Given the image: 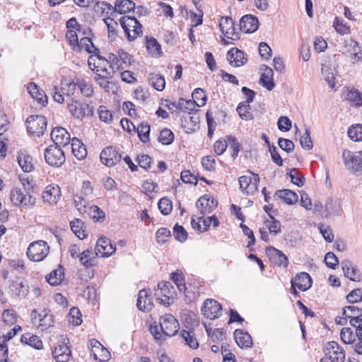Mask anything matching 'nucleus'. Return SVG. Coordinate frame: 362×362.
Listing matches in <instances>:
<instances>
[{
    "mask_svg": "<svg viewBox=\"0 0 362 362\" xmlns=\"http://www.w3.org/2000/svg\"><path fill=\"white\" fill-rule=\"evenodd\" d=\"M67 109L72 117L81 121L86 117H92L93 115V105L86 102H81L73 98L67 103Z\"/></svg>",
    "mask_w": 362,
    "mask_h": 362,
    "instance_id": "f257e3e1",
    "label": "nucleus"
},
{
    "mask_svg": "<svg viewBox=\"0 0 362 362\" xmlns=\"http://www.w3.org/2000/svg\"><path fill=\"white\" fill-rule=\"evenodd\" d=\"M119 23L129 41L135 40L142 33V26L134 17L123 16L119 19Z\"/></svg>",
    "mask_w": 362,
    "mask_h": 362,
    "instance_id": "f03ea898",
    "label": "nucleus"
},
{
    "mask_svg": "<svg viewBox=\"0 0 362 362\" xmlns=\"http://www.w3.org/2000/svg\"><path fill=\"white\" fill-rule=\"evenodd\" d=\"M10 198L14 206L25 207L26 209L33 208L36 203L35 197L32 196L28 192L24 193L19 187H15L11 189Z\"/></svg>",
    "mask_w": 362,
    "mask_h": 362,
    "instance_id": "7ed1b4c3",
    "label": "nucleus"
},
{
    "mask_svg": "<svg viewBox=\"0 0 362 362\" xmlns=\"http://www.w3.org/2000/svg\"><path fill=\"white\" fill-rule=\"evenodd\" d=\"M76 89V78H75L72 81H62L60 90L57 86H53L51 91L54 100L59 103H62L64 101V95L67 97H72L74 95Z\"/></svg>",
    "mask_w": 362,
    "mask_h": 362,
    "instance_id": "20e7f679",
    "label": "nucleus"
},
{
    "mask_svg": "<svg viewBox=\"0 0 362 362\" xmlns=\"http://www.w3.org/2000/svg\"><path fill=\"white\" fill-rule=\"evenodd\" d=\"M175 293V288L168 281L159 283L155 291V296L160 303L165 305H170L173 303Z\"/></svg>",
    "mask_w": 362,
    "mask_h": 362,
    "instance_id": "39448f33",
    "label": "nucleus"
},
{
    "mask_svg": "<svg viewBox=\"0 0 362 362\" xmlns=\"http://www.w3.org/2000/svg\"><path fill=\"white\" fill-rule=\"evenodd\" d=\"M46 163L52 167H60L66 160L64 151L56 145H50L44 152Z\"/></svg>",
    "mask_w": 362,
    "mask_h": 362,
    "instance_id": "423d86ee",
    "label": "nucleus"
},
{
    "mask_svg": "<svg viewBox=\"0 0 362 362\" xmlns=\"http://www.w3.org/2000/svg\"><path fill=\"white\" fill-rule=\"evenodd\" d=\"M49 247L44 240H37L30 244L28 250V257L33 262L43 260L49 253Z\"/></svg>",
    "mask_w": 362,
    "mask_h": 362,
    "instance_id": "0eeeda50",
    "label": "nucleus"
},
{
    "mask_svg": "<svg viewBox=\"0 0 362 362\" xmlns=\"http://www.w3.org/2000/svg\"><path fill=\"white\" fill-rule=\"evenodd\" d=\"M28 132L35 136L43 134L47 127V119L42 115H31L26 121Z\"/></svg>",
    "mask_w": 362,
    "mask_h": 362,
    "instance_id": "6e6552de",
    "label": "nucleus"
},
{
    "mask_svg": "<svg viewBox=\"0 0 362 362\" xmlns=\"http://www.w3.org/2000/svg\"><path fill=\"white\" fill-rule=\"evenodd\" d=\"M342 158L346 169L351 173H357L362 170V160L359 156L345 150L342 153Z\"/></svg>",
    "mask_w": 362,
    "mask_h": 362,
    "instance_id": "1a4fd4ad",
    "label": "nucleus"
},
{
    "mask_svg": "<svg viewBox=\"0 0 362 362\" xmlns=\"http://www.w3.org/2000/svg\"><path fill=\"white\" fill-rule=\"evenodd\" d=\"M259 181L257 174L252 173L251 176L243 175L239 177L240 189L247 194H254L257 191Z\"/></svg>",
    "mask_w": 362,
    "mask_h": 362,
    "instance_id": "9d476101",
    "label": "nucleus"
},
{
    "mask_svg": "<svg viewBox=\"0 0 362 362\" xmlns=\"http://www.w3.org/2000/svg\"><path fill=\"white\" fill-rule=\"evenodd\" d=\"M221 305L214 299H206L202 307V314L211 320L218 318L221 315Z\"/></svg>",
    "mask_w": 362,
    "mask_h": 362,
    "instance_id": "9b49d317",
    "label": "nucleus"
},
{
    "mask_svg": "<svg viewBox=\"0 0 362 362\" xmlns=\"http://www.w3.org/2000/svg\"><path fill=\"white\" fill-rule=\"evenodd\" d=\"M160 327L164 334L172 337L177 333L180 325L176 318L168 314L160 317Z\"/></svg>",
    "mask_w": 362,
    "mask_h": 362,
    "instance_id": "f8f14e48",
    "label": "nucleus"
},
{
    "mask_svg": "<svg viewBox=\"0 0 362 362\" xmlns=\"http://www.w3.org/2000/svg\"><path fill=\"white\" fill-rule=\"evenodd\" d=\"M100 158L104 165L112 167L121 160L122 155L115 147L110 146L102 151Z\"/></svg>",
    "mask_w": 362,
    "mask_h": 362,
    "instance_id": "ddd939ff",
    "label": "nucleus"
},
{
    "mask_svg": "<svg viewBox=\"0 0 362 362\" xmlns=\"http://www.w3.org/2000/svg\"><path fill=\"white\" fill-rule=\"evenodd\" d=\"M89 345L90 346L91 355L95 360L100 362H105L110 358V351L97 339H90Z\"/></svg>",
    "mask_w": 362,
    "mask_h": 362,
    "instance_id": "4468645a",
    "label": "nucleus"
},
{
    "mask_svg": "<svg viewBox=\"0 0 362 362\" xmlns=\"http://www.w3.org/2000/svg\"><path fill=\"white\" fill-rule=\"evenodd\" d=\"M343 315L350 318V324L354 328L362 329V309L356 305L346 306L343 309Z\"/></svg>",
    "mask_w": 362,
    "mask_h": 362,
    "instance_id": "2eb2a0df",
    "label": "nucleus"
},
{
    "mask_svg": "<svg viewBox=\"0 0 362 362\" xmlns=\"http://www.w3.org/2000/svg\"><path fill=\"white\" fill-rule=\"evenodd\" d=\"M217 200L207 194L201 197L196 203L197 209L202 215L211 213L217 207Z\"/></svg>",
    "mask_w": 362,
    "mask_h": 362,
    "instance_id": "dca6fc26",
    "label": "nucleus"
},
{
    "mask_svg": "<svg viewBox=\"0 0 362 362\" xmlns=\"http://www.w3.org/2000/svg\"><path fill=\"white\" fill-rule=\"evenodd\" d=\"M326 350L332 362H344L345 360V352L344 349L336 341L328 342Z\"/></svg>",
    "mask_w": 362,
    "mask_h": 362,
    "instance_id": "f3484780",
    "label": "nucleus"
},
{
    "mask_svg": "<svg viewBox=\"0 0 362 362\" xmlns=\"http://www.w3.org/2000/svg\"><path fill=\"white\" fill-rule=\"evenodd\" d=\"M116 247L107 238H100L98 240L95 245V255H100L102 257H109L115 252Z\"/></svg>",
    "mask_w": 362,
    "mask_h": 362,
    "instance_id": "a211bd4d",
    "label": "nucleus"
},
{
    "mask_svg": "<svg viewBox=\"0 0 362 362\" xmlns=\"http://www.w3.org/2000/svg\"><path fill=\"white\" fill-rule=\"evenodd\" d=\"M51 138L54 143V145L57 146L59 145L66 146L71 141L69 133L66 129L62 127H56L52 129L51 132Z\"/></svg>",
    "mask_w": 362,
    "mask_h": 362,
    "instance_id": "6ab92c4d",
    "label": "nucleus"
},
{
    "mask_svg": "<svg viewBox=\"0 0 362 362\" xmlns=\"http://www.w3.org/2000/svg\"><path fill=\"white\" fill-rule=\"evenodd\" d=\"M259 27L258 18L252 15H245L240 21V29L245 33L255 32Z\"/></svg>",
    "mask_w": 362,
    "mask_h": 362,
    "instance_id": "aec40b11",
    "label": "nucleus"
},
{
    "mask_svg": "<svg viewBox=\"0 0 362 362\" xmlns=\"http://www.w3.org/2000/svg\"><path fill=\"white\" fill-rule=\"evenodd\" d=\"M227 59L231 66L235 67L244 65L247 61L245 54L236 47L231 48L227 52Z\"/></svg>",
    "mask_w": 362,
    "mask_h": 362,
    "instance_id": "412c9836",
    "label": "nucleus"
},
{
    "mask_svg": "<svg viewBox=\"0 0 362 362\" xmlns=\"http://www.w3.org/2000/svg\"><path fill=\"white\" fill-rule=\"evenodd\" d=\"M61 197V190L58 185H48L42 192V199L50 205L55 204Z\"/></svg>",
    "mask_w": 362,
    "mask_h": 362,
    "instance_id": "4be33fe9",
    "label": "nucleus"
},
{
    "mask_svg": "<svg viewBox=\"0 0 362 362\" xmlns=\"http://www.w3.org/2000/svg\"><path fill=\"white\" fill-rule=\"evenodd\" d=\"M17 161L23 172L30 173L34 170L33 158L25 151L18 152Z\"/></svg>",
    "mask_w": 362,
    "mask_h": 362,
    "instance_id": "5701e85b",
    "label": "nucleus"
},
{
    "mask_svg": "<svg viewBox=\"0 0 362 362\" xmlns=\"http://www.w3.org/2000/svg\"><path fill=\"white\" fill-rule=\"evenodd\" d=\"M291 284L297 286L300 291H305L312 286V279L306 272H301L291 280Z\"/></svg>",
    "mask_w": 362,
    "mask_h": 362,
    "instance_id": "b1692460",
    "label": "nucleus"
},
{
    "mask_svg": "<svg viewBox=\"0 0 362 362\" xmlns=\"http://www.w3.org/2000/svg\"><path fill=\"white\" fill-rule=\"evenodd\" d=\"M269 259L279 267H287L288 265V257L281 250L272 247L267 250Z\"/></svg>",
    "mask_w": 362,
    "mask_h": 362,
    "instance_id": "393cba45",
    "label": "nucleus"
},
{
    "mask_svg": "<svg viewBox=\"0 0 362 362\" xmlns=\"http://www.w3.org/2000/svg\"><path fill=\"white\" fill-rule=\"evenodd\" d=\"M136 306L139 310L144 312H148L153 308V302L148 296V291L142 289L138 294Z\"/></svg>",
    "mask_w": 362,
    "mask_h": 362,
    "instance_id": "a878e982",
    "label": "nucleus"
},
{
    "mask_svg": "<svg viewBox=\"0 0 362 362\" xmlns=\"http://www.w3.org/2000/svg\"><path fill=\"white\" fill-rule=\"evenodd\" d=\"M328 215L341 216L342 213L341 202L339 199L328 198L325 204Z\"/></svg>",
    "mask_w": 362,
    "mask_h": 362,
    "instance_id": "bb28decb",
    "label": "nucleus"
},
{
    "mask_svg": "<svg viewBox=\"0 0 362 362\" xmlns=\"http://www.w3.org/2000/svg\"><path fill=\"white\" fill-rule=\"evenodd\" d=\"M262 70L263 73L260 77V83L268 90H272L275 86L273 78L274 71L272 69L265 65L263 66Z\"/></svg>",
    "mask_w": 362,
    "mask_h": 362,
    "instance_id": "cd10ccee",
    "label": "nucleus"
},
{
    "mask_svg": "<svg viewBox=\"0 0 362 362\" xmlns=\"http://www.w3.org/2000/svg\"><path fill=\"white\" fill-rule=\"evenodd\" d=\"M52 355L57 362H67L71 356V350L66 344H61L54 348Z\"/></svg>",
    "mask_w": 362,
    "mask_h": 362,
    "instance_id": "c85d7f7f",
    "label": "nucleus"
},
{
    "mask_svg": "<svg viewBox=\"0 0 362 362\" xmlns=\"http://www.w3.org/2000/svg\"><path fill=\"white\" fill-rule=\"evenodd\" d=\"M234 338L237 344L240 348H250L252 346L251 336L242 329H236L234 332Z\"/></svg>",
    "mask_w": 362,
    "mask_h": 362,
    "instance_id": "c756f323",
    "label": "nucleus"
},
{
    "mask_svg": "<svg viewBox=\"0 0 362 362\" xmlns=\"http://www.w3.org/2000/svg\"><path fill=\"white\" fill-rule=\"evenodd\" d=\"M219 27L222 33L228 38H232L235 34L234 23L230 17H221L219 21Z\"/></svg>",
    "mask_w": 362,
    "mask_h": 362,
    "instance_id": "7c9ffc66",
    "label": "nucleus"
},
{
    "mask_svg": "<svg viewBox=\"0 0 362 362\" xmlns=\"http://www.w3.org/2000/svg\"><path fill=\"white\" fill-rule=\"evenodd\" d=\"M341 267L344 276L350 280L357 281L360 280L358 271L353 267L352 263L349 260H344L341 262Z\"/></svg>",
    "mask_w": 362,
    "mask_h": 362,
    "instance_id": "2f4dec72",
    "label": "nucleus"
},
{
    "mask_svg": "<svg viewBox=\"0 0 362 362\" xmlns=\"http://www.w3.org/2000/svg\"><path fill=\"white\" fill-rule=\"evenodd\" d=\"M71 149L74 156L78 160H83L87 155L86 146L76 138H73L71 140Z\"/></svg>",
    "mask_w": 362,
    "mask_h": 362,
    "instance_id": "473e14b6",
    "label": "nucleus"
},
{
    "mask_svg": "<svg viewBox=\"0 0 362 362\" xmlns=\"http://www.w3.org/2000/svg\"><path fill=\"white\" fill-rule=\"evenodd\" d=\"M146 47L148 52L153 57H160L162 55L160 45L154 37H146Z\"/></svg>",
    "mask_w": 362,
    "mask_h": 362,
    "instance_id": "72a5a7b5",
    "label": "nucleus"
},
{
    "mask_svg": "<svg viewBox=\"0 0 362 362\" xmlns=\"http://www.w3.org/2000/svg\"><path fill=\"white\" fill-rule=\"evenodd\" d=\"M275 197L279 199L284 200V202L288 204H293L298 201V195L290 189H281L277 190L275 194Z\"/></svg>",
    "mask_w": 362,
    "mask_h": 362,
    "instance_id": "f704fd0d",
    "label": "nucleus"
},
{
    "mask_svg": "<svg viewBox=\"0 0 362 362\" xmlns=\"http://www.w3.org/2000/svg\"><path fill=\"white\" fill-rule=\"evenodd\" d=\"M135 8V3L132 0H117L114 10L120 14L130 12Z\"/></svg>",
    "mask_w": 362,
    "mask_h": 362,
    "instance_id": "c9c22d12",
    "label": "nucleus"
},
{
    "mask_svg": "<svg viewBox=\"0 0 362 362\" xmlns=\"http://www.w3.org/2000/svg\"><path fill=\"white\" fill-rule=\"evenodd\" d=\"M21 340L22 343L28 344L37 350H40L43 347L42 341L37 335H31L27 333L22 335Z\"/></svg>",
    "mask_w": 362,
    "mask_h": 362,
    "instance_id": "e433bc0d",
    "label": "nucleus"
},
{
    "mask_svg": "<svg viewBox=\"0 0 362 362\" xmlns=\"http://www.w3.org/2000/svg\"><path fill=\"white\" fill-rule=\"evenodd\" d=\"M70 227L73 233L80 239L83 240L87 236L86 231L85 230L84 223L78 219L76 218L71 221Z\"/></svg>",
    "mask_w": 362,
    "mask_h": 362,
    "instance_id": "4c0bfd02",
    "label": "nucleus"
},
{
    "mask_svg": "<svg viewBox=\"0 0 362 362\" xmlns=\"http://www.w3.org/2000/svg\"><path fill=\"white\" fill-rule=\"evenodd\" d=\"M104 75L97 74L95 80L96 83L106 91H109L111 83L107 80L108 78H112V73L109 71L105 67L101 69Z\"/></svg>",
    "mask_w": 362,
    "mask_h": 362,
    "instance_id": "58836bf2",
    "label": "nucleus"
},
{
    "mask_svg": "<svg viewBox=\"0 0 362 362\" xmlns=\"http://www.w3.org/2000/svg\"><path fill=\"white\" fill-rule=\"evenodd\" d=\"M322 74L325 77V81L328 83L330 88H334L335 83V76H336V69L335 68H332L330 66L322 65Z\"/></svg>",
    "mask_w": 362,
    "mask_h": 362,
    "instance_id": "ea45409f",
    "label": "nucleus"
},
{
    "mask_svg": "<svg viewBox=\"0 0 362 362\" xmlns=\"http://www.w3.org/2000/svg\"><path fill=\"white\" fill-rule=\"evenodd\" d=\"M28 91L30 94V95L37 100L39 103L44 104V103H47V97L44 95L43 91L38 89L37 85L31 82L28 86Z\"/></svg>",
    "mask_w": 362,
    "mask_h": 362,
    "instance_id": "a19ab883",
    "label": "nucleus"
},
{
    "mask_svg": "<svg viewBox=\"0 0 362 362\" xmlns=\"http://www.w3.org/2000/svg\"><path fill=\"white\" fill-rule=\"evenodd\" d=\"M148 82L156 90L158 91H162L165 86L164 77L158 74H150L148 76Z\"/></svg>",
    "mask_w": 362,
    "mask_h": 362,
    "instance_id": "79ce46f5",
    "label": "nucleus"
},
{
    "mask_svg": "<svg viewBox=\"0 0 362 362\" xmlns=\"http://www.w3.org/2000/svg\"><path fill=\"white\" fill-rule=\"evenodd\" d=\"M106 63L110 64V67L112 69V73L115 71L123 70L126 68L117 54H109Z\"/></svg>",
    "mask_w": 362,
    "mask_h": 362,
    "instance_id": "37998d69",
    "label": "nucleus"
},
{
    "mask_svg": "<svg viewBox=\"0 0 362 362\" xmlns=\"http://www.w3.org/2000/svg\"><path fill=\"white\" fill-rule=\"evenodd\" d=\"M90 199L82 195H76L74 198L75 206L81 214H85L88 212V209L90 207Z\"/></svg>",
    "mask_w": 362,
    "mask_h": 362,
    "instance_id": "c03bdc74",
    "label": "nucleus"
},
{
    "mask_svg": "<svg viewBox=\"0 0 362 362\" xmlns=\"http://www.w3.org/2000/svg\"><path fill=\"white\" fill-rule=\"evenodd\" d=\"M269 218L264 221V225L269 229V233L273 235H277L281 233V223L275 219L273 216L269 214Z\"/></svg>",
    "mask_w": 362,
    "mask_h": 362,
    "instance_id": "a18cd8bd",
    "label": "nucleus"
},
{
    "mask_svg": "<svg viewBox=\"0 0 362 362\" xmlns=\"http://www.w3.org/2000/svg\"><path fill=\"white\" fill-rule=\"evenodd\" d=\"M341 339L344 343L347 344H353L356 341V328H355V333L349 327H344L341 330Z\"/></svg>",
    "mask_w": 362,
    "mask_h": 362,
    "instance_id": "49530a36",
    "label": "nucleus"
},
{
    "mask_svg": "<svg viewBox=\"0 0 362 362\" xmlns=\"http://www.w3.org/2000/svg\"><path fill=\"white\" fill-rule=\"evenodd\" d=\"M77 88L80 93L85 97H90L93 93L92 86L83 79L76 78Z\"/></svg>",
    "mask_w": 362,
    "mask_h": 362,
    "instance_id": "de8ad7c7",
    "label": "nucleus"
},
{
    "mask_svg": "<svg viewBox=\"0 0 362 362\" xmlns=\"http://www.w3.org/2000/svg\"><path fill=\"white\" fill-rule=\"evenodd\" d=\"M136 132L143 143H147L149 141L150 125L147 122L139 124Z\"/></svg>",
    "mask_w": 362,
    "mask_h": 362,
    "instance_id": "09e8293b",
    "label": "nucleus"
},
{
    "mask_svg": "<svg viewBox=\"0 0 362 362\" xmlns=\"http://www.w3.org/2000/svg\"><path fill=\"white\" fill-rule=\"evenodd\" d=\"M346 99L353 105L361 106L362 105V95L357 90H349L346 95Z\"/></svg>",
    "mask_w": 362,
    "mask_h": 362,
    "instance_id": "8fccbe9b",
    "label": "nucleus"
},
{
    "mask_svg": "<svg viewBox=\"0 0 362 362\" xmlns=\"http://www.w3.org/2000/svg\"><path fill=\"white\" fill-rule=\"evenodd\" d=\"M63 276V269L60 267L58 269L53 270L47 277V281L50 285L56 286L61 283Z\"/></svg>",
    "mask_w": 362,
    "mask_h": 362,
    "instance_id": "3c124183",
    "label": "nucleus"
},
{
    "mask_svg": "<svg viewBox=\"0 0 362 362\" xmlns=\"http://www.w3.org/2000/svg\"><path fill=\"white\" fill-rule=\"evenodd\" d=\"M348 136L349 137L354 141H362V124H356V125H352L348 129Z\"/></svg>",
    "mask_w": 362,
    "mask_h": 362,
    "instance_id": "603ef678",
    "label": "nucleus"
},
{
    "mask_svg": "<svg viewBox=\"0 0 362 362\" xmlns=\"http://www.w3.org/2000/svg\"><path fill=\"white\" fill-rule=\"evenodd\" d=\"M193 100L198 107L204 106L206 104L207 96L205 91L202 88H196L192 93Z\"/></svg>",
    "mask_w": 362,
    "mask_h": 362,
    "instance_id": "864d4df0",
    "label": "nucleus"
},
{
    "mask_svg": "<svg viewBox=\"0 0 362 362\" xmlns=\"http://www.w3.org/2000/svg\"><path fill=\"white\" fill-rule=\"evenodd\" d=\"M80 262L86 267L88 268L94 265V254L92 250H84L79 256Z\"/></svg>",
    "mask_w": 362,
    "mask_h": 362,
    "instance_id": "5fc2aeb1",
    "label": "nucleus"
},
{
    "mask_svg": "<svg viewBox=\"0 0 362 362\" xmlns=\"http://www.w3.org/2000/svg\"><path fill=\"white\" fill-rule=\"evenodd\" d=\"M171 280L176 284L180 292H185L186 291L185 278L182 272L177 270L175 272H173L171 274Z\"/></svg>",
    "mask_w": 362,
    "mask_h": 362,
    "instance_id": "6e6d98bb",
    "label": "nucleus"
},
{
    "mask_svg": "<svg viewBox=\"0 0 362 362\" xmlns=\"http://www.w3.org/2000/svg\"><path fill=\"white\" fill-rule=\"evenodd\" d=\"M40 324L39 327H41L42 331L47 329L53 325L54 320L52 315L49 313H40L38 315Z\"/></svg>",
    "mask_w": 362,
    "mask_h": 362,
    "instance_id": "4d7b16f0",
    "label": "nucleus"
},
{
    "mask_svg": "<svg viewBox=\"0 0 362 362\" xmlns=\"http://www.w3.org/2000/svg\"><path fill=\"white\" fill-rule=\"evenodd\" d=\"M333 27L336 31L340 35H346L350 33V28L344 23V19L339 17H336L333 22Z\"/></svg>",
    "mask_w": 362,
    "mask_h": 362,
    "instance_id": "13d9d810",
    "label": "nucleus"
},
{
    "mask_svg": "<svg viewBox=\"0 0 362 362\" xmlns=\"http://www.w3.org/2000/svg\"><path fill=\"white\" fill-rule=\"evenodd\" d=\"M158 140L163 145L171 144L174 141V134L169 129H163L160 132Z\"/></svg>",
    "mask_w": 362,
    "mask_h": 362,
    "instance_id": "bf43d9fd",
    "label": "nucleus"
},
{
    "mask_svg": "<svg viewBox=\"0 0 362 362\" xmlns=\"http://www.w3.org/2000/svg\"><path fill=\"white\" fill-rule=\"evenodd\" d=\"M87 213L95 221H103L105 219V213L95 205L90 206Z\"/></svg>",
    "mask_w": 362,
    "mask_h": 362,
    "instance_id": "052dcab7",
    "label": "nucleus"
},
{
    "mask_svg": "<svg viewBox=\"0 0 362 362\" xmlns=\"http://www.w3.org/2000/svg\"><path fill=\"white\" fill-rule=\"evenodd\" d=\"M94 45L89 37H83L78 41V47L74 49L75 52H81L83 49L86 50L88 53H92V48Z\"/></svg>",
    "mask_w": 362,
    "mask_h": 362,
    "instance_id": "680f3d73",
    "label": "nucleus"
},
{
    "mask_svg": "<svg viewBox=\"0 0 362 362\" xmlns=\"http://www.w3.org/2000/svg\"><path fill=\"white\" fill-rule=\"evenodd\" d=\"M195 100L180 98L178 101L179 110L182 112L191 113L196 107Z\"/></svg>",
    "mask_w": 362,
    "mask_h": 362,
    "instance_id": "e2e57ef3",
    "label": "nucleus"
},
{
    "mask_svg": "<svg viewBox=\"0 0 362 362\" xmlns=\"http://www.w3.org/2000/svg\"><path fill=\"white\" fill-rule=\"evenodd\" d=\"M158 206L161 214L163 215L170 214L173 209L172 202L166 197L161 198L159 200Z\"/></svg>",
    "mask_w": 362,
    "mask_h": 362,
    "instance_id": "0e129e2a",
    "label": "nucleus"
},
{
    "mask_svg": "<svg viewBox=\"0 0 362 362\" xmlns=\"http://www.w3.org/2000/svg\"><path fill=\"white\" fill-rule=\"evenodd\" d=\"M230 149L232 151V157L235 159L240 151V145L236 138L233 136H227Z\"/></svg>",
    "mask_w": 362,
    "mask_h": 362,
    "instance_id": "69168bd1",
    "label": "nucleus"
},
{
    "mask_svg": "<svg viewBox=\"0 0 362 362\" xmlns=\"http://www.w3.org/2000/svg\"><path fill=\"white\" fill-rule=\"evenodd\" d=\"M291 181L298 187H301L304 184L305 177L296 168L291 170L289 173Z\"/></svg>",
    "mask_w": 362,
    "mask_h": 362,
    "instance_id": "338daca9",
    "label": "nucleus"
},
{
    "mask_svg": "<svg viewBox=\"0 0 362 362\" xmlns=\"http://www.w3.org/2000/svg\"><path fill=\"white\" fill-rule=\"evenodd\" d=\"M69 321L74 325H79L82 322L81 314L78 308H72L69 313Z\"/></svg>",
    "mask_w": 362,
    "mask_h": 362,
    "instance_id": "774afa93",
    "label": "nucleus"
}]
</instances>
